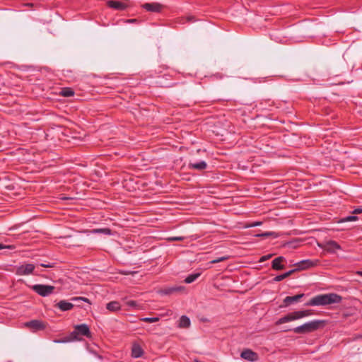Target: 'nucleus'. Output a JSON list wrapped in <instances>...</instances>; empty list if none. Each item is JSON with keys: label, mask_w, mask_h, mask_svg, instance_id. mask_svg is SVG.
I'll list each match as a JSON object with an SVG mask.
<instances>
[{"label": "nucleus", "mask_w": 362, "mask_h": 362, "mask_svg": "<svg viewBox=\"0 0 362 362\" xmlns=\"http://www.w3.org/2000/svg\"><path fill=\"white\" fill-rule=\"evenodd\" d=\"M342 300L341 296L334 293L319 294L313 297L307 303L305 306H325L334 303H339Z\"/></svg>", "instance_id": "f257e3e1"}, {"label": "nucleus", "mask_w": 362, "mask_h": 362, "mask_svg": "<svg viewBox=\"0 0 362 362\" xmlns=\"http://www.w3.org/2000/svg\"><path fill=\"white\" fill-rule=\"evenodd\" d=\"M324 322L320 320H314L304 323L302 325L293 328L292 330L296 334H308L318 329Z\"/></svg>", "instance_id": "f03ea898"}, {"label": "nucleus", "mask_w": 362, "mask_h": 362, "mask_svg": "<svg viewBox=\"0 0 362 362\" xmlns=\"http://www.w3.org/2000/svg\"><path fill=\"white\" fill-rule=\"evenodd\" d=\"M31 289L38 295L46 297L51 295L54 290V286L45 284H35L30 286Z\"/></svg>", "instance_id": "7ed1b4c3"}, {"label": "nucleus", "mask_w": 362, "mask_h": 362, "mask_svg": "<svg viewBox=\"0 0 362 362\" xmlns=\"http://www.w3.org/2000/svg\"><path fill=\"white\" fill-rule=\"evenodd\" d=\"M296 265L297 269L299 270H304L308 269L310 268L315 267L318 265H320V260L319 259H303L300 261L299 262L295 264Z\"/></svg>", "instance_id": "20e7f679"}, {"label": "nucleus", "mask_w": 362, "mask_h": 362, "mask_svg": "<svg viewBox=\"0 0 362 362\" xmlns=\"http://www.w3.org/2000/svg\"><path fill=\"white\" fill-rule=\"evenodd\" d=\"M34 269L35 265L33 264H25L16 267L15 273L19 276L29 275L33 274Z\"/></svg>", "instance_id": "39448f33"}, {"label": "nucleus", "mask_w": 362, "mask_h": 362, "mask_svg": "<svg viewBox=\"0 0 362 362\" xmlns=\"http://www.w3.org/2000/svg\"><path fill=\"white\" fill-rule=\"evenodd\" d=\"M25 326L34 332L46 328L45 323L39 320H33L27 322L25 323Z\"/></svg>", "instance_id": "423d86ee"}, {"label": "nucleus", "mask_w": 362, "mask_h": 362, "mask_svg": "<svg viewBox=\"0 0 362 362\" xmlns=\"http://www.w3.org/2000/svg\"><path fill=\"white\" fill-rule=\"evenodd\" d=\"M320 247L329 253H335L337 250H341V246L334 240H329L323 246L320 245Z\"/></svg>", "instance_id": "0eeeda50"}, {"label": "nucleus", "mask_w": 362, "mask_h": 362, "mask_svg": "<svg viewBox=\"0 0 362 362\" xmlns=\"http://www.w3.org/2000/svg\"><path fill=\"white\" fill-rule=\"evenodd\" d=\"M242 358L248 361L255 362L259 359L258 354L250 349H246L241 352Z\"/></svg>", "instance_id": "6e6552de"}, {"label": "nucleus", "mask_w": 362, "mask_h": 362, "mask_svg": "<svg viewBox=\"0 0 362 362\" xmlns=\"http://www.w3.org/2000/svg\"><path fill=\"white\" fill-rule=\"evenodd\" d=\"M299 320L297 311H294L287 314L286 315L279 318L276 322V325H279L284 323L289 322L291 321Z\"/></svg>", "instance_id": "1a4fd4ad"}, {"label": "nucleus", "mask_w": 362, "mask_h": 362, "mask_svg": "<svg viewBox=\"0 0 362 362\" xmlns=\"http://www.w3.org/2000/svg\"><path fill=\"white\" fill-rule=\"evenodd\" d=\"M78 335L85 336L88 338L91 337V332L89 327L86 324L77 325L74 327Z\"/></svg>", "instance_id": "9d476101"}, {"label": "nucleus", "mask_w": 362, "mask_h": 362, "mask_svg": "<svg viewBox=\"0 0 362 362\" xmlns=\"http://www.w3.org/2000/svg\"><path fill=\"white\" fill-rule=\"evenodd\" d=\"M142 8L149 12H160L163 6L159 3H146L143 4Z\"/></svg>", "instance_id": "9b49d317"}, {"label": "nucleus", "mask_w": 362, "mask_h": 362, "mask_svg": "<svg viewBox=\"0 0 362 362\" xmlns=\"http://www.w3.org/2000/svg\"><path fill=\"white\" fill-rule=\"evenodd\" d=\"M107 4L110 8L118 11H124L127 8V4L119 1L110 0L107 2Z\"/></svg>", "instance_id": "f8f14e48"}, {"label": "nucleus", "mask_w": 362, "mask_h": 362, "mask_svg": "<svg viewBox=\"0 0 362 362\" xmlns=\"http://www.w3.org/2000/svg\"><path fill=\"white\" fill-rule=\"evenodd\" d=\"M144 354V350L141 346L136 343L133 344L132 347V356L135 358H140Z\"/></svg>", "instance_id": "ddd939ff"}, {"label": "nucleus", "mask_w": 362, "mask_h": 362, "mask_svg": "<svg viewBox=\"0 0 362 362\" xmlns=\"http://www.w3.org/2000/svg\"><path fill=\"white\" fill-rule=\"evenodd\" d=\"M305 296L304 293H300L293 296H286L284 299V303L285 306H288L292 303L298 302L300 299H301Z\"/></svg>", "instance_id": "4468645a"}, {"label": "nucleus", "mask_w": 362, "mask_h": 362, "mask_svg": "<svg viewBox=\"0 0 362 362\" xmlns=\"http://www.w3.org/2000/svg\"><path fill=\"white\" fill-rule=\"evenodd\" d=\"M191 325L189 318L186 315H182L178 321L177 327L181 329L189 328Z\"/></svg>", "instance_id": "2eb2a0df"}, {"label": "nucleus", "mask_w": 362, "mask_h": 362, "mask_svg": "<svg viewBox=\"0 0 362 362\" xmlns=\"http://www.w3.org/2000/svg\"><path fill=\"white\" fill-rule=\"evenodd\" d=\"M285 260V258L282 256L275 258L272 261V267L274 270H281L284 268V266L281 264Z\"/></svg>", "instance_id": "dca6fc26"}, {"label": "nucleus", "mask_w": 362, "mask_h": 362, "mask_svg": "<svg viewBox=\"0 0 362 362\" xmlns=\"http://www.w3.org/2000/svg\"><path fill=\"white\" fill-rule=\"evenodd\" d=\"M188 168L189 169L202 170L207 168V163L204 160H201L194 163H189Z\"/></svg>", "instance_id": "f3484780"}, {"label": "nucleus", "mask_w": 362, "mask_h": 362, "mask_svg": "<svg viewBox=\"0 0 362 362\" xmlns=\"http://www.w3.org/2000/svg\"><path fill=\"white\" fill-rule=\"evenodd\" d=\"M57 306L62 310V311H68L71 310L74 308V304L71 303L67 302L66 300H60L57 304Z\"/></svg>", "instance_id": "a211bd4d"}, {"label": "nucleus", "mask_w": 362, "mask_h": 362, "mask_svg": "<svg viewBox=\"0 0 362 362\" xmlns=\"http://www.w3.org/2000/svg\"><path fill=\"white\" fill-rule=\"evenodd\" d=\"M106 308L111 312H116L121 309V305L118 301H111L106 305Z\"/></svg>", "instance_id": "6ab92c4d"}, {"label": "nucleus", "mask_w": 362, "mask_h": 362, "mask_svg": "<svg viewBox=\"0 0 362 362\" xmlns=\"http://www.w3.org/2000/svg\"><path fill=\"white\" fill-rule=\"evenodd\" d=\"M200 275L201 273L199 272L191 274L185 278L184 281L186 284H191L194 282L197 279H198L200 276Z\"/></svg>", "instance_id": "aec40b11"}, {"label": "nucleus", "mask_w": 362, "mask_h": 362, "mask_svg": "<svg viewBox=\"0 0 362 362\" xmlns=\"http://www.w3.org/2000/svg\"><path fill=\"white\" fill-rule=\"evenodd\" d=\"M60 94L64 97H71L74 95V91L71 88H64L62 89Z\"/></svg>", "instance_id": "412c9836"}, {"label": "nucleus", "mask_w": 362, "mask_h": 362, "mask_svg": "<svg viewBox=\"0 0 362 362\" xmlns=\"http://www.w3.org/2000/svg\"><path fill=\"white\" fill-rule=\"evenodd\" d=\"M92 233H103L105 235H111L112 231L108 228H98V229H93L91 230Z\"/></svg>", "instance_id": "4be33fe9"}, {"label": "nucleus", "mask_w": 362, "mask_h": 362, "mask_svg": "<svg viewBox=\"0 0 362 362\" xmlns=\"http://www.w3.org/2000/svg\"><path fill=\"white\" fill-rule=\"evenodd\" d=\"M78 336L79 335L78 334L76 330L74 329V331L71 332L69 336H67V337L70 339V342H71L74 341L81 340V338H79Z\"/></svg>", "instance_id": "5701e85b"}, {"label": "nucleus", "mask_w": 362, "mask_h": 362, "mask_svg": "<svg viewBox=\"0 0 362 362\" xmlns=\"http://www.w3.org/2000/svg\"><path fill=\"white\" fill-rule=\"evenodd\" d=\"M297 313H298L299 320L311 315L310 310H298V311H297Z\"/></svg>", "instance_id": "b1692460"}, {"label": "nucleus", "mask_w": 362, "mask_h": 362, "mask_svg": "<svg viewBox=\"0 0 362 362\" xmlns=\"http://www.w3.org/2000/svg\"><path fill=\"white\" fill-rule=\"evenodd\" d=\"M141 320L143 321V322H146L153 323V322H158L159 320V318L157 317H143V318L141 319Z\"/></svg>", "instance_id": "393cba45"}, {"label": "nucleus", "mask_w": 362, "mask_h": 362, "mask_svg": "<svg viewBox=\"0 0 362 362\" xmlns=\"http://www.w3.org/2000/svg\"><path fill=\"white\" fill-rule=\"evenodd\" d=\"M358 220V217L356 216H348L341 220V222H349L355 221Z\"/></svg>", "instance_id": "a878e982"}, {"label": "nucleus", "mask_w": 362, "mask_h": 362, "mask_svg": "<svg viewBox=\"0 0 362 362\" xmlns=\"http://www.w3.org/2000/svg\"><path fill=\"white\" fill-rule=\"evenodd\" d=\"M71 300L72 301H83L90 304L89 299L85 297H74Z\"/></svg>", "instance_id": "bb28decb"}, {"label": "nucleus", "mask_w": 362, "mask_h": 362, "mask_svg": "<svg viewBox=\"0 0 362 362\" xmlns=\"http://www.w3.org/2000/svg\"><path fill=\"white\" fill-rule=\"evenodd\" d=\"M182 289V287H173V288H170L168 290H166L165 291V294H170V293H171L173 292L181 291Z\"/></svg>", "instance_id": "cd10ccee"}, {"label": "nucleus", "mask_w": 362, "mask_h": 362, "mask_svg": "<svg viewBox=\"0 0 362 362\" xmlns=\"http://www.w3.org/2000/svg\"><path fill=\"white\" fill-rule=\"evenodd\" d=\"M54 342L57 343V344L69 343V342H70V339H68V337L66 336V337H63L62 339H54Z\"/></svg>", "instance_id": "c85d7f7f"}, {"label": "nucleus", "mask_w": 362, "mask_h": 362, "mask_svg": "<svg viewBox=\"0 0 362 362\" xmlns=\"http://www.w3.org/2000/svg\"><path fill=\"white\" fill-rule=\"evenodd\" d=\"M228 259V256H223V257H221L219 258H217V259H215L211 261V264H216V263H218V262L225 261V260H226Z\"/></svg>", "instance_id": "c756f323"}, {"label": "nucleus", "mask_w": 362, "mask_h": 362, "mask_svg": "<svg viewBox=\"0 0 362 362\" xmlns=\"http://www.w3.org/2000/svg\"><path fill=\"white\" fill-rule=\"evenodd\" d=\"M286 278H287V277L284 273V274H282L275 276L274 278V281L278 282V281H281L284 280Z\"/></svg>", "instance_id": "7c9ffc66"}, {"label": "nucleus", "mask_w": 362, "mask_h": 362, "mask_svg": "<svg viewBox=\"0 0 362 362\" xmlns=\"http://www.w3.org/2000/svg\"><path fill=\"white\" fill-rule=\"evenodd\" d=\"M126 305L132 308H136L138 305L136 301L133 300H127Z\"/></svg>", "instance_id": "2f4dec72"}, {"label": "nucleus", "mask_w": 362, "mask_h": 362, "mask_svg": "<svg viewBox=\"0 0 362 362\" xmlns=\"http://www.w3.org/2000/svg\"><path fill=\"white\" fill-rule=\"evenodd\" d=\"M273 233L272 232H266V233H260V234H257L255 235L256 237H269L271 235H272Z\"/></svg>", "instance_id": "473e14b6"}, {"label": "nucleus", "mask_w": 362, "mask_h": 362, "mask_svg": "<svg viewBox=\"0 0 362 362\" xmlns=\"http://www.w3.org/2000/svg\"><path fill=\"white\" fill-rule=\"evenodd\" d=\"M272 256V255H264L262 257H260L259 259V262H263L264 261H267V259H269Z\"/></svg>", "instance_id": "72a5a7b5"}, {"label": "nucleus", "mask_w": 362, "mask_h": 362, "mask_svg": "<svg viewBox=\"0 0 362 362\" xmlns=\"http://www.w3.org/2000/svg\"><path fill=\"white\" fill-rule=\"evenodd\" d=\"M6 248L13 249V248H14V247L13 245H6L2 243H0V250L6 249Z\"/></svg>", "instance_id": "f704fd0d"}, {"label": "nucleus", "mask_w": 362, "mask_h": 362, "mask_svg": "<svg viewBox=\"0 0 362 362\" xmlns=\"http://www.w3.org/2000/svg\"><path fill=\"white\" fill-rule=\"evenodd\" d=\"M183 239H184L183 237H178V236L169 238V240H173V241L182 240Z\"/></svg>", "instance_id": "c9c22d12"}, {"label": "nucleus", "mask_w": 362, "mask_h": 362, "mask_svg": "<svg viewBox=\"0 0 362 362\" xmlns=\"http://www.w3.org/2000/svg\"><path fill=\"white\" fill-rule=\"evenodd\" d=\"M296 270H298L297 269H292V270H290L287 272L285 273L286 277H288L291 274H292L294 272H296Z\"/></svg>", "instance_id": "e433bc0d"}, {"label": "nucleus", "mask_w": 362, "mask_h": 362, "mask_svg": "<svg viewBox=\"0 0 362 362\" xmlns=\"http://www.w3.org/2000/svg\"><path fill=\"white\" fill-rule=\"evenodd\" d=\"M362 213V208H357L354 210L353 214H361Z\"/></svg>", "instance_id": "4c0bfd02"}, {"label": "nucleus", "mask_w": 362, "mask_h": 362, "mask_svg": "<svg viewBox=\"0 0 362 362\" xmlns=\"http://www.w3.org/2000/svg\"><path fill=\"white\" fill-rule=\"evenodd\" d=\"M262 224V222H254L252 224L250 225V227H255L257 226H260Z\"/></svg>", "instance_id": "58836bf2"}, {"label": "nucleus", "mask_w": 362, "mask_h": 362, "mask_svg": "<svg viewBox=\"0 0 362 362\" xmlns=\"http://www.w3.org/2000/svg\"><path fill=\"white\" fill-rule=\"evenodd\" d=\"M40 265L43 267H47V268H50V267H53V265L50 264H41Z\"/></svg>", "instance_id": "ea45409f"}, {"label": "nucleus", "mask_w": 362, "mask_h": 362, "mask_svg": "<svg viewBox=\"0 0 362 362\" xmlns=\"http://www.w3.org/2000/svg\"><path fill=\"white\" fill-rule=\"evenodd\" d=\"M60 199L62 200H70V199H72V198L69 197H62Z\"/></svg>", "instance_id": "a19ab883"}, {"label": "nucleus", "mask_w": 362, "mask_h": 362, "mask_svg": "<svg viewBox=\"0 0 362 362\" xmlns=\"http://www.w3.org/2000/svg\"><path fill=\"white\" fill-rule=\"evenodd\" d=\"M194 16H189V17H187V21H194Z\"/></svg>", "instance_id": "79ce46f5"}, {"label": "nucleus", "mask_w": 362, "mask_h": 362, "mask_svg": "<svg viewBox=\"0 0 362 362\" xmlns=\"http://www.w3.org/2000/svg\"><path fill=\"white\" fill-rule=\"evenodd\" d=\"M127 21H128L129 23H134V22H136V19H130V20H128Z\"/></svg>", "instance_id": "37998d69"}, {"label": "nucleus", "mask_w": 362, "mask_h": 362, "mask_svg": "<svg viewBox=\"0 0 362 362\" xmlns=\"http://www.w3.org/2000/svg\"><path fill=\"white\" fill-rule=\"evenodd\" d=\"M358 274L362 276V272H358Z\"/></svg>", "instance_id": "c03bdc74"}, {"label": "nucleus", "mask_w": 362, "mask_h": 362, "mask_svg": "<svg viewBox=\"0 0 362 362\" xmlns=\"http://www.w3.org/2000/svg\"><path fill=\"white\" fill-rule=\"evenodd\" d=\"M195 362H200V361H199L196 360V361H195Z\"/></svg>", "instance_id": "a18cd8bd"}]
</instances>
